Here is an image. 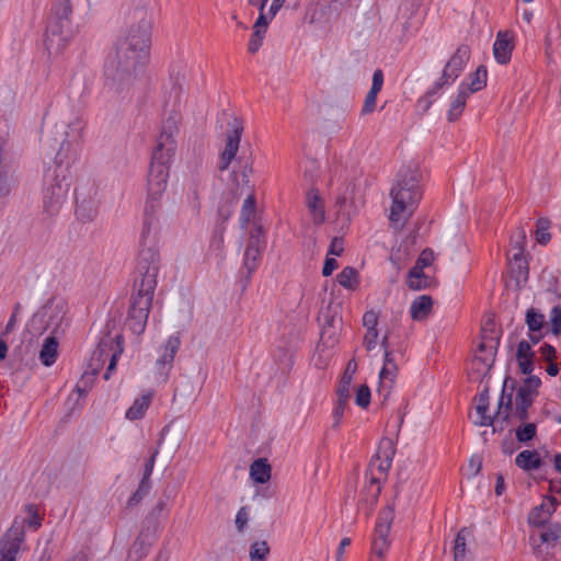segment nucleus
Returning a JSON list of instances; mask_svg holds the SVG:
<instances>
[{
	"label": "nucleus",
	"mask_w": 561,
	"mask_h": 561,
	"mask_svg": "<svg viewBox=\"0 0 561 561\" xmlns=\"http://www.w3.org/2000/svg\"><path fill=\"white\" fill-rule=\"evenodd\" d=\"M149 22L141 20L117 41L106 56L103 92L110 98H126L144 72L149 58Z\"/></svg>",
	"instance_id": "nucleus-1"
},
{
	"label": "nucleus",
	"mask_w": 561,
	"mask_h": 561,
	"mask_svg": "<svg viewBox=\"0 0 561 561\" xmlns=\"http://www.w3.org/2000/svg\"><path fill=\"white\" fill-rule=\"evenodd\" d=\"M420 173L416 170L401 172L396 184L392 186L390 196L389 220L396 229H401L405 221L412 216L421 199Z\"/></svg>",
	"instance_id": "nucleus-2"
},
{
	"label": "nucleus",
	"mask_w": 561,
	"mask_h": 561,
	"mask_svg": "<svg viewBox=\"0 0 561 561\" xmlns=\"http://www.w3.org/2000/svg\"><path fill=\"white\" fill-rule=\"evenodd\" d=\"M85 127L87 123L80 116L55 126L56 140L59 141V149L55 156V170H64L67 174L68 169L80 160Z\"/></svg>",
	"instance_id": "nucleus-3"
},
{
	"label": "nucleus",
	"mask_w": 561,
	"mask_h": 561,
	"mask_svg": "<svg viewBox=\"0 0 561 561\" xmlns=\"http://www.w3.org/2000/svg\"><path fill=\"white\" fill-rule=\"evenodd\" d=\"M147 221H144L140 236V251L136 266L138 278L135 282V286L156 289L161 263L157 241L159 225L153 226L150 230H147Z\"/></svg>",
	"instance_id": "nucleus-4"
},
{
	"label": "nucleus",
	"mask_w": 561,
	"mask_h": 561,
	"mask_svg": "<svg viewBox=\"0 0 561 561\" xmlns=\"http://www.w3.org/2000/svg\"><path fill=\"white\" fill-rule=\"evenodd\" d=\"M170 169L167 167L151 165L147 179V199L144 209V221H147V230L160 222L162 210V195L168 186Z\"/></svg>",
	"instance_id": "nucleus-5"
},
{
	"label": "nucleus",
	"mask_w": 561,
	"mask_h": 561,
	"mask_svg": "<svg viewBox=\"0 0 561 561\" xmlns=\"http://www.w3.org/2000/svg\"><path fill=\"white\" fill-rule=\"evenodd\" d=\"M469 58V47L466 45L459 46L446 64L440 78L435 82L433 88L427 91L426 95L419 100V106L427 111L432 103L430 98L436 94L444 85L451 84L461 75Z\"/></svg>",
	"instance_id": "nucleus-6"
},
{
	"label": "nucleus",
	"mask_w": 561,
	"mask_h": 561,
	"mask_svg": "<svg viewBox=\"0 0 561 561\" xmlns=\"http://www.w3.org/2000/svg\"><path fill=\"white\" fill-rule=\"evenodd\" d=\"M69 187L68 175L64 170H54L45 175L43 205L49 216L58 214L67 198Z\"/></svg>",
	"instance_id": "nucleus-7"
},
{
	"label": "nucleus",
	"mask_w": 561,
	"mask_h": 561,
	"mask_svg": "<svg viewBox=\"0 0 561 561\" xmlns=\"http://www.w3.org/2000/svg\"><path fill=\"white\" fill-rule=\"evenodd\" d=\"M153 295L154 289L135 286V293L130 298L126 324L129 330L137 335L142 334L146 329Z\"/></svg>",
	"instance_id": "nucleus-8"
},
{
	"label": "nucleus",
	"mask_w": 561,
	"mask_h": 561,
	"mask_svg": "<svg viewBox=\"0 0 561 561\" xmlns=\"http://www.w3.org/2000/svg\"><path fill=\"white\" fill-rule=\"evenodd\" d=\"M123 353V337L122 335H116L114 337L106 336L103 339L91 357V368L93 374H96L101 367L108 362L106 371L104 374V379L108 380L111 378L112 373L116 368L117 360Z\"/></svg>",
	"instance_id": "nucleus-9"
},
{
	"label": "nucleus",
	"mask_w": 561,
	"mask_h": 561,
	"mask_svg": "<svg viewBox=\"0 0 561 561\" xmlns=\"http://www.w3.org/2000/svg\"><path fill=\"white\" fill-rule=\"evenodd\" d=\"M393 518L394 508L391 505H387L379 512L371 541L369 561H385L386 553L391 545L389 534Z\"/></svg>",
	"instance_id": "nucleus-10"
},
{
	"label": "nucleus",
	"mask_w": 561,
	"mask_h": 561,
	"mask_svg": "<svg viewBox=\"0 0 561 561\" xmlns=\"http://www.w3.org/2000/svg\"><path fill=\"white\" fill-rule=\"evenodd\" d=\"M176 115L169 117L160 134L157 146L152 152L151 165L167 167L170 169L171 162L176 151L175 131L178 130Z\"/></svg>",
	"instance_id": "nucleus-11"
},
{
	"label": "nucleus",
	"mask_w": 561,
	"mask_h": 561,
	"mask_svg": "<svg viewBox=\"0 0 561 561\" xmlns=\"http://www.w3.org/2000/svg\"><path fill=\"white\" fill-rule=\"evenodd\" d=\"M96 195L98 187L91 182L82 183L76 188V215L81 221H92L96 218L99 213Z\"/></svg>",
	"instance_id": "nucleus-12"
},
{
	"label": "nucleus",
	"mask_w": 561,
	"mask_h": 561,
	"mask_svg": "<svg viewBox=\"0 0 561 561\" xmlns=\"http://www.w3.org/2000/svg\"><path fill=\"white\" fill-rule=\"evenodd\" d=\"M243 133V122L241 118L230 115L228 119V128L226 134L225 149L220 154L219 170L228 169L231 161L234 159Z\"/></svg>",
	"instance_id": "nucleus-13"
},
{
	"label": "nucleus",
	"mask_w": 561,
	"mask_h": 561,
	"mask_svg": "<svg viewBox=\"0 0 561 561\" xmlns=\"http://www.w3.org/2000/svg\"><path fill=\"white\" fill-rule=\"evenodd\" d=\"M265 248V239L261 227L251 231L248 247L243 257V268L247 270L249 279L259 266L262 252Z\"/></svg>",
	"instance_id": "nucleus-14"
},
{
	"label": "nucleus",
	"mask_w": 561,
	"mask_h": 561,
	"mask_svg": "<svg viewBox=\"0 0 561 561\" xmlns=\"http://www.w3.org/2000/svg\"><path fill=\"white\" fill-rule=\"evenodd\" d=\"M73 37V27H64L49 23L45 35V47L49 55H59Z\"/></svg>",
	"instance_id": "nucleus-15"
},
{
	"label": "nucleus",
	"mask_w": 561,
	"mask_h": 561,
	"mask_svg": "<svg viewBox=\"0 0 561 561\" xmlns=\"http://www.w3.org/2000/svg\"><path fill=\"white\" fill-rule=\"evenodd\" d=\"M391 467V462L374 458L370 462L369 474L364 491L367 494V501L374 503L381 492V478L385 477Z\"/></svg>",
	"instance_id": "nucleus-16"
},
{
	"label": "nucleus",
	"mask_w": 561,
	"mask_h": 561,
	"mask_svg": "<svg viewBox=\"0 0 561 561\" xmlns=\"http://www.w3.org/2000/svg\"><path fill=\"white\" fill-rule=\"evenodd\" d=\"M495 360V346L481 343L471 362V375L479 379L485 377L492 368Z\"/></svg>",
	"instance_id": "nucleus-17"
},
{
	"label": "nucleus",
	"mask_w": 561,
	"mask_h": 561,
	"mask_svg": "<svg viewBox=\"0 0 561 561\" xmlns=\"http://www.w3.org/2000/svg\"><path fill=\"white\" fill-rule=\"evenodd\" d=\"M67 312V304L64 299H49L36 316L46 319V327L56 332L62 324Z\"/></svg>",
	"instance_id": "nucleus-18"
},
{
	"label": "nucleus",
	"mask_w": 561,
	"mask_h": 561,
	"mask_svg": "<svg viewBox=\"0 0 561 561\" xmlns=\"http://www.w3.org/2000/svg\"><path fill=\"white\" fill-rule=\"evenodd\" d=\"M24 538V530L13 525L0 540V561H15Z\"/></svg>",
	"instance_id": "nucleus-19"
},
{
	"label": "nucleus",
	"mask_w": 561,
	"mask_h": 561,
	"mask_svg": "<svg viewBox=\"0 0 561 561\" xmlns=\"http://www.w3.org/2000/svg\"><path fill=\"white\" fill-rule=\"evenodd\" d=\"M514 49L513 34L508 31H500L493 44V55L501 65H506Z\"/></svg>",
	"instance_id": "nucleus-20"
},
{
	"label": "nucleus",
	"mask_w": 561,
	"mask_h": 561,
	"mask_svg": "<svg viewBox=\"0 0 561 561\" xmlns=\"http://www.w3.org/2000/svg\"><path fill=\"white\" fill-rule=\"evenodd\" d=\"M180 339L178 336H170L163 346V353L156 362V367L161 375H167L172 367L174 356L180 347Z\"/></svg>",
	"instance_id": "nucleus-21"
},
{
	"label": "nucleus",
	"mask_w": 561,
	"mask_h": 561,
	"mask_svg": "<svg viewBox=\"0 0 561 561\" xmlns=\"http://www.w3.org/2000/svg\"><path fill=\"white\" fill-rule=\"evenodd\" d=\"M381 346L385 348V359L383 366L380 370L379 378L380 385L383 388H391L397 376V365L391 356V353L388 351V337L385 336L381 342Z\"/></svg>",
	"instance_id": "nucleus-22"
},
{
	"label": "nucleus",
	"mask_w": 561,
	"mask_h": 561,
	"mask_svg": "<svg viewBox=\"0 0 561 561\" xmlns=\"http://www.w3.org/2000/svg\"><path fill=\"white\" fill-rule=\"evenodd\" d=\"M154 397L153 390H147L140 397L136 398L133 404L127 409L125 417L129 421H138L145 417Z\"/></svg>",
	"instance_id": "nucleus-23"
},
{
	"label": "nucleus",
	"mask_w": 561,
	"mask_h": 561,
	"mask_svg": "<svg viewBox=\"0 0 561 561\" xmlns=\"http://www.w3.org/2000/svg\"><path fill=\"white\" fill-rule=\"evenodd\" d=\"M525 321L529 330V340L533 344H537L543 336L541 331L546 325L545 314L535 308H529Z\"/></svg>",
	"instance_id": "nucleus-24"
},
{
	"label": "nucleus",
	"mask_w": 561,
	"mask_h": 561,
	"mask_svg": "<svg viewBox=\"0 0 561 561\" xmlns=\"http://www.w3.org/2000/svg\"><path fill=\"white\" fill-rule=\"evenodd\" d=\"M306 205L313 224H322L325 219L324 203L318 190L311 188L307 192Z\"/></svg>",
	"instance_id": "nucleus-25"
},
{
	"label": "nucleus",
	"mask_w": 561,
	"mask_h": 561,
	"mask_svg": "<svg viewBox=\"0 0 561 561\" xmlns=\"http://www.w3.org/2000/svg\"><path fill=\"white\" fill-rule=\"evenodd\" d=\"M383 84V72L380 69L375 70L373 75V83L369 92L367 93L362 114L373 113L376 108L377 94L380 92Z\"/></svg>",
	"instance_id": "nucleus-26"
},
{
	"label": "nucleus",
	"mask_w": 561,
	"mask_h": 561,
	"mask_svg": "<svg viewBox=\"0 0 561 561\" xmlns=\"http://www.w3.org/2000/svg\"><path fill=\"white\" fill-rule=\"evenodd\" d=\"M556 510V503L552 499L543 502L541 505L536 506L529 513L528 522L531 526L541 527L550 519Z\"/></svg>",
	"instance_id": "nucleus-27"
},
{
	"label": "nucleus",
	"mask_w": 561,
	"mask_h": 561,
	"mask_svg": "<svg viewBox=\"0 0 561 561\" xmlns=\"http://www.w3.org/2000/svg\"><path fill=\"white\" fill-rule=\"evenodd\" d=\"M433 299L431 296L422 295L414 299L410 307V314L414 321L425 320L432 312Z\"/></svg>",
	"instance_id": "nucleus-28"
},
{
	"label": "nucleus",
	"mask_w": 561,
	"mask_h": 561,
	"mask_svg": "<svg viewBox=\"0 0 561 561\" xmlns=\"http://www.w3.org/2000/svg\"><path fill=\"white\" fill-rule=\"evenodd\" d=\"M58 348L59 343L57 339L55 336H47L39 351L38 358L41 363L46 367L54 365L58 357Z\"/></svg>",
	"instance_id": "nucleus-29"
},
{
	"label": "nucleus",
	"mask_w": 561,
	"mask_h": 561,
	"mask_svg": "<svg viewBox=\"0 0 561 561\" xmlns=\"http://www.w3.org/2000/svg\"><path fill=\"white\" fill-rule=\"evenodd\" d=\"M434 284V278L427 275L424 270L419 267H412L409 271L407 285L410 289L422 290L431 287Z\"/></svg>",
	"instance_id": "nucleus-30"
},
{
	"label": "nucleus",
	"mask_w": 561,
	"mask_h": 561,
	"mask_svg": "<svg viewBox=\"0 0 561 561\" xmlns=\"http://www.w3.org/2000/svg\"><path fill=\"white\" fill-rule=\"evenodd\" d=\"M489 409V394L488 391H483L477 398L476 415L473 423L479 426H490L494 422V417L486 414Z\"/></svg>",
	"instance_id": "nucleus-31"
},
{
	"label": "nucleus",
	"mask_w": 561,
	"mask_h": 561,
	"mask_svg": "<svg viewBox=\"0 0 561 561\" xmlns=\"http://www.w3.org/2000/svg\"><path fill=\"white\" fill-rule=\"evenodd\" d=\"M267 26L268 24H266V18L263 14H259V18L253 25V34L248 44V50L251 54L256 53L262 46Z\"/></svg>",
	"instance_id": "nucleus-32"
},
{
	"label": "nucleus",
	"mask_w": 561,
	"mask_h": 561,
	"mask_svg": "<svg viewBox=\"0 0 561 561\" xmlns=\"http://www.w3.org/2000/svg\"><path fill=\"white\" fill-rule=\"evenodd\" d=\"M72 8L70 0H60L54 7V18L49 23L57 24L59 26L72 27L71 23Z\"/></svg>",
	"instance_id": "nucleus-33"
},
{
	"label": "nucleus",
	"mask_w": 561,
	"mask_h": 561,
	"mask_svg": "<svg viewBox=\"0 0 561 561\" xmlns=\"http://www.w3.org/2000/svg\"><path fill=\"white\" fill-rule=\"evenodd\" d=\"M515 463L526 471L536 470L541 466V458L536 450H523L516 456Z\"/></svg>",
	"instance_id": "nucleus-34"
},
{
	"label": "nucleus",
	"mask_w": 561,
	"mask_h": 561,
	"mask_svg": "<svg viewBox=\"0 0 561 561\" xmlns=\"http://www.w3.org/2000/svg\"><path fill=\"white\" fill-rule=\"evenodd\" d=\"M470 96V92L465 87V83H461L458 90L457 95L453 100L450 104V108L448 111V119L450 122L456 121L462 113L467 99Z\"/></svg>",
	"instance_id": "nucleus-35"
},
{
	"label": "nucleus",
	"mask_w": 561,
	"mask_h": 561,
	"mask_svg": "<svg viewBox=\"0 0 561 561\" xmlns=\"http://www.w3.org/2000/svg\"><path fill=\"white\" fill-rule=\"evenodd\" d=\"M250 477L256 483H266L271 479V466L266 459L260 458L252 462Z\"/></svg>",
	"instance_id": "nucleus-36"
},
{
	"label": "nucleus",
	"mask_w": 561,
	"mask_h": 561,
	"mask_svg": "<svg viewBox=\"0 0 561 561\" xmlns=\"http://www.w3.org/2000/svg\"><path fill=\"white\" fill-rule=\"evenodd\" d=\"M339 284L350 290L357 288L359 284L358 274L354 267L346 266L337 274Z\"/></svg>",
	"instance_id": "nucleus-37"
},
{
	"label": "nucleus",
	"mask_w": 561,
	"mask_h": 561,
	"mask_svg": "<svg viewBox=\"0 0 561 561\" xmlns=\"http://www.w3.org/2000/svg\"><path fill=\"white\" fill-rule=\"evenodd\" d=\"M470 531L462 528L458 531L454 542V561H466L467 538Z\"/></svg>",
	"instance_id": "nucleus-38"
},
{
	"label": "nucleus",
	"mask_w": 561,
	"mask_h": 561,
	"mask_svg": "<svg viewBox=\"0 0 561 561\" xmlns=\"http://www.w3.org/2000/svg\"><path fill=\"white\" fill-rule=\"evenodd\" d=\"M540 385L541 380L539 377L528 376L524 383L517 389L516 393L534 400L538 393V388Z\"/></svg>",
	"instance_id": "nucleus-39"
},
{
	"label": "nucleus",
	"mask_w": 561,
	"mask_h": 561,
	"mask_svg": "<svg viewBox=\"0 0 561 561\" xmlns=\"http://www.w3.org/2000/svg\"><path fill=\"white\" fill-rule=\"evenodd\" d=\"M486 69L484 67H479L477 71L470 77L469 84H465L468 92H470V95L482 90L486 85Z\"/></svg>",
	"instance_id": "nucleus-40"
},
{
	"label": "nucleus",
	"mask_w": 561,
	"mask_h": 561,
	"mask_svg": "<svg viewBox=\"0 0 561 561\" xmlns=\"http://www.w3.org/2000/svg\"><path fill=\"white\" fill-rule=\"evenodd\" d=\"M534 400L519 396L516 393L515 397V408L512 410V415L519 421H525L528 419V409L531 407Z\"/></svg>",
	"instance_id": "nucleus-41"
},
{
	"label": "nucleus",
	"mask_w": 561,
	"mask_h": 561,
	"mask_svg": "<svg viewBox=\"0 0 561 561\" xmlns=\"http://www.w3.org/2000/svg\"><path fill=\"white\" fill-rule=\"evenodd\" d=\"M541 542L551 543L557 541L561 536V527L558 524H549L541 526L538 533Z\"/></svg>",
	"instance_id": "nucleus-42"
},
{
	"label": "nucleus",
	"mask_w": 561,
	"mask_h": 561,
	"mask_svg": "<svg viewBox=\"0 0 561 561\" xmlns=\"http://www.w3.org/2000/svg\"><path fill=\"white\" fill-rule=\"evenodd\" d=\"M254 213H255V198L251 194L244 199L243 206H242V209L240 213V224L243 228H245L249 225Z\"/></svg>",
	"instance_id": "nucleus-43"
},
{
	"label": "nucleus",
	"mask_w": 561,
	"mask_h": 561,
	"mask_svg": "<svg viewBox=\"0 0 561 561\" xmlns=\"http://www.w3.org/2000/svg\"><path fill=\"white\" fill-rule=\"evenodd\" d=\"M394 456V447L389 438H385L379 443L375 458L387 462H392Z\"/></svg>",
	"instance_id": "nucleus-44"
},
{
	"label": "nucleus",
	"mask_w": 561,
	"mask_h": 561,
	"mask_svg": "<svg viewBox=\"0 0 561 561\" xmlns=\"http://www.w3.org/2000/svg\"><path fill=\"white\" fill-rule=\"evenodd\" d=\"M536 227L537 242L546 245L551 239L549 233L550 220L548 218H539L536 222Z\"/></svg>",
	"instance_id": "nucleus-45"
},
{
	"label": "nucleus",
	"mask_w": 561,
	"mask_h": 561,
	"mask_svg": "<svg viewBox=\"0 0 561 561\" xmlns=\"http://www.w3.org/2000/svg\"><path fill=\"white\" fill-rule=\"evenodd\" d=\"M150 490V481L141 480L138 489L130 495L127 501V506L133 507L140 503Z\"/></svg>",
	"instance_id": "nucleus-46"
},
{
	"label": "nucleus",
	"mask_w": 561,
	"mask_h": 561,
	"mask_svg": "<svg viewBox=\"0 0 561 561\" xmlns=\"http://www.w3.org/2000/svg\"><path fill=\"white\" fill-rule=\"evenodd\" d=\"M537 427L535 423H526L516 428V438L520 443L531 440L536 436Z\"/></svg>",
	"instance_id": "nucleus-47"
},
{
	"label": "nucleus",
	"mask_w": 561,
	"mask_h": 561,
	"mask_svg": "<svg viewBox=\"0 0 561 561\" xmlns=\"http://www.w3.org/2000/svg\"><path fill=\"white\" fill-rule=\"evenodd\" d=\"M270 548L266 541H255L251 545L250 548V558L251 560H265V557L268 554Z\"/></svg>",
	"instance_id": "nucleus-48"
},
{
	"label": "nucleus",
	"mask_w": 561,
	"mask_h": 561,
	"mask_svg": "<svg viewBox=\"0 0 561 561\" xmlns=\"http://www.w3.org/2000/svg\"><path fill=\"white\" fill-rule=\"evenodd\" d=\"M434 259H435L434 252L430 249H425L419 255L413 267H419L420 270H425L426 267L432 265V263L434 262Z\"/></svg>",
	"instance_id": "nucleus-49"
},
{
	"label": "nucleus",
	"mask_w": 561,
	"mask_h": 561,
	"mask_svg": "<svg viewBox=\"0 0 561 561\" xmlns=\"http://www.w3.org/2000/svg\"><path fill=\"white\" fill-rule=\"evenodd\" d=\"M355 402L360 408H367L370 403V390L366 385L357 389Z\"/></svg>",
	"instance_id": "nucleus-50"
},
{
	"label": "nucleus",
	"mask_w": 561,
	"mask_h": 561,
	"mask_svg": "<svg viewBox=\"0 0 561 561\" xmlns=\"http://www.w3.org/2000/svg\"><path fill=\"white\" fill-rule=\"evenodd\" d=\"M534 357L535 356H517V363L519 370L524 375H530L534 370Z\"/></svg>",
	"instance_id": "nucleus-51"
},
{
	"label": "nucleus",
	"mask_w": 561,
	"mask_h": 561,
	"mask_svg": "<svg viewBox=\"0 0 561 561\" xmlns=\"http://www.w3.org/2000/svg\"><path fill=\"white\" fill-rule=\"evenodd\" d=\"M550 322L552 332L559 334L561 332V307H553L550 312Z\"/></svg>",
	"instance_id": "nucleus-52"
},
{
	"label": "nucleus",
	"mask_w": 561,
	"mask_h": 561,
	"mask_svg": "<svg viewBox=\"0 0 561 561\" xmlns=\"http://www.w3.org/2000/svg\"><path fill=\"white\" fill-rule=\"evenodd\" d=\"M350 387L351 381L350 377L347 376V379H341L339 388H337V400L341 402H348L350 399Z\"/></svg>",
	"instance_id": "nucleus-53"
},
{
	"label": "nucleus",
	"mask_w": 561,
	"mask_h": 561,
	"mask_svg": "<svg viewBox=\"0 0 561 561\" xmlns=\"http://www.w3.org/2000/svg\"><path fill=\"white\" fill-rule=\"evenodd\" d=\"M512 409V396L510 394L507 397V401L504 402V396L502 394L501 399H500V403H499V410H497V413L495 415L496 419L501 417L505 421L507 420L510 413L508 411Z\"/></svg>",
	"instance_id": "nucleus-54"
},
{
	"label": "nucleus",
	"mask_w": 561,
	"mask_h": 561,
	"mask_svg": "<svg viewBox=\"0 0 561 561\" xmlns=\"http://www.w3.org/2000/svg\"><path fill=\"white\" fill-rule=\"evenodd\" d=\"M285 0H272V3L266 12V24H270V22L275 18V15L278 13V11L284 5Z\"/></svg>",
	"instance_id": "nucleus-55"
},
{
	"label": "nucleus",
	"mask_w": 561,
	"mask_h": 561,
	"mask_svg": "<svg viewBox=\"0 0 561 561\" xmlns=\"http://www.w3.org/2000/svg\"><path fill=\"white\" fill-rule=\"evenodd\" d=\"M378 316L375 311H367L363 317V324L367 330H376Z\"/></svg>",
	"instance_id": "nucleus-56"
},
{
	"label": "nucleus",
	"mask_w": 561,
	"mask_h": 561,
	"mask_svg": "<svg viewBox=\"0 0 561 561\" xmlns=\"http://www.w3.org/2000/svg\"><path fill=\"white\" fill-rule=\"evenodd\" d=\"M378 332L377 330H367L364 336V345L367 351H371L377 345Z\"/></svg>",
	"instance_id": "nucleus-57"
},
{
	"label": "nucleus",
	"mask_w": 561,
	"mask_h": 561,
	"mask_svg": "<svg viewBox=\"0 0 561 561\" xmlns=\"http://www.w3.org/2000/svg\"><path fill=\"white\" fill-rule=\"evenodd\" d=\"M249 520V513L247 507H241L236 515V526L239 531H242Z\"/></svg>",
	"instance_id": "nucleus-58"
},
{
	"label": "nucleus",
	"mask_w": 561,
	"mask_h": 561,
	"mask_svg": "<svg viewBox=\"0 0 561 561\" xmlns=\"http://www.w3.org/2000/svg\"><path fill=\"white\" fill-rule=\"evenodd\" d=\"M517 356H535V353L531 350V344L528 341L522 340L518 343L516 357Z\"/></svg>",
	"instance_id": "nucleus-59"
},
{
	"label": "nucleus",
	"mask_w": 561,
	"mask_h": 561,
	"mask_svg": "<svg viewBox=\"0 0 561 561\" xmlns=\"http://www.w3.org/2000/svg\"><path fill=\"white\" fill-rule=\"evenodd\" d=\"M539 351L542 359L547 362H552L556 358V348L550 344H543Z\"/></svg>",
	"instance_id": "nucleus-60"
},
{
	"label": "nucleus",
	"mask_w": 561,
	"mask_h": 561,
	"mask_svg": "<svg viewBox=\"0 0 561 561\" xmlns=\"http://www.w3.org/2000/svg\"><path fill=\"white\" fill-rule=\"evenodd\" d=\"M344 250L343 240L341 238H333L331 241L328 254L341 255Z\"/></svg>",
	"instance_id": "nucleus-61"
},
{
	"label": "nucleus",
	"mask_w": 561,
	"mask_h": 561,
	"mask_svg": "<svg viewBox=\"0 0 561 561\" xmlns=\"http://www.w3.org/2000/svg\"><path fill=\"white\" fill-rule=\"evenodd\" d=\"M347 405V402H341L340 400L336 401V405L333 410V417H334V425H339L342 417H343V414H344V411H345V408Z\"/></svg>",
	"instance_id": "nucleus-62"
},
{
	"label": "nucleus",
	"mask_w": 561,
	"mask_h": 561,
	"mask_svg": "<svg viewBox=\"0 0 561 561\" xmlns=\"http://www.w3.org/2000/svg\"><path fill=\"white\" fill-rule=\"evenodd\" d=\"M525 243H526V232L524 229H519L516 234L514 236V238L512 239V245H513V249H517V248H522L524 249L525 248Z\"/></svg>",
	"instance_id": "nucleus-63"
},
{
	"label": "nucleus",
	"mask_w": 561,
	"mask_h": 561,
	"mask_svg": "<svg viewBox=\"0 0 561 561\" xmlns=\"http://www.w3.org/2000/svg\"><path fill=\"white\" fill-rule=\"evenodd\" d=\"M337 267V262L333 257H327L323 268H322V275L323 276H330L334 270Z\"/></svg>",
	"instance_id": "nucleus-64"
}]
</instances>
